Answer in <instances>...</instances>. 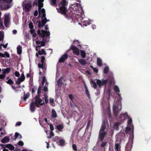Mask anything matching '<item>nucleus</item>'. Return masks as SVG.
<instances>
[{"instance_id":"nucleus-1","label":"nucleus","mask_w":151,"mask_h":151,"mask_svg":"<svg viewBox=\"0 0 151 151\" xmlns=\"http://www.w3.org/2000/svg\"><path fill=\"white\" fill-rule=\"evenodd\" d=\"M66 0H62L61 2L59 4V10L58 11L65 16V18L70 21L71 22H74L77 19L78 14H76V13H82L83 12L82 8L81 5L78 3L72 5L67 10L65 6L66 4Z\"/></svg>"},{"instance_id":"nucleus-2","label":"nucleus","mask_w":151,"mask_h":151,"mask_svg":"<svg viewBox=\"0 0 151 151\" xmlns=\"http://www.w3.org/2000/svg\"><path fill=\"white\" fill-rule=\"evenodd\" d=\"M122 108V103L119 100H118L113 106V111L115 116H118V113Z\"/></svg>"},{"instance_id":"nucleus-3","label":"nucleus","mask_w":151,"mask_h":151,"mask_svg":"<svg viewBox=\"0 0 151 151\" xmlns=\"http://www.w3.org/2000/svg\"><path fill=\"white\" fill-rule=\"evenodd\" d=\"M108 81H109V84L110 85H111L113 82V81L112 79L110 80H109V79H106L105 80L102 79L101 81L99 79H97V83L99 86V87H100L101 86H104L106 85Z\"/></svg>"},{"instance_id":"nucleus-4","label":"nucleus","mask_w":151,"mask_h":151,"mask_svg":"<svg viewBox=\"0 0 151 151\" xmlns=\"http://www.w3.org/2000/svg\"><path fill=\"white\" fill-rule=\"evenodd\" d=\"M26 2L23 5V9L25 12H29L32 7L31 2L30 1H26Z\"/></svg>"},{"instance_id":"nucleus-5","label":"nucleus","mask_w":151,"mask_h":151,"mask_svg":"<svg viewBox=\"0 0 151 151\" xmlns=\"http://www.w3.org/2000/svg\"><path fill=\"white\" fill-rule=\"evenodd\" d=\"M35 102H34L36 104V107L39 108L40 106H42L45 104L44 102H42V100L40 98V95H36L35 98Z\"/></svg>"},{"instance_id":"nucleus-6","label":"nucleus","mask_w":151,"mask_h":151,"mask_svg":"<svg viewBox=\"0 0 151 151\" xmlns=\"http://www.w3.org/2000/svg\"><path fill=\"white\" fill-rule=\"evenodd\" d=\"M5 1L0 4V8L1 10L8 9L11 7V5Z\"/></svg>"},{"instance_id":"nucleus-7","label":"nucleus","mask_w":151,"mask_h":151,"mask_svg":"<svg viewBox=\"0 0 151 151\" xmlns=\"http://www.w3.org/2000/svg\"><path fill=\"white\" fill-rule=\"evenodd\" d=\"M47 22V19L46 17V16L44 17L43 18H42L41 22L39 21L38 22V28L40 29L41 28L43 27Z\"/></svg>"},{"instance_id":"nucleus-8","label":"nucleus","mask_w":151,"mask_h":151,"mask_svg":"<svg viewBox=\"0 0 151 151\" xmlns=\"http://www.w3.org/2000/svg\"><path fill=\"white\" fill-rule=\"evenodd\" d=\"M45 59V56H41V64H40V63H39L38 64V68H42L43 70H46V68L44 65Z\"/></svg>"},{"instance_id":"nucleus-9","label":"nucleus","mask_w":151,"mask_h":151,"mask_svg":"<svg viewBox=\"0 0 151 151\" xmlns=\"http://www.w3.org/2000/svg\"><path fill=\"white\" fill-rule=\"evenodd\" d=\"M70 50H72L74 54L78 56L79 55V50L76 47V46L73 45H72Z\"/></svg>"},{"instance_id":"nucleus-10","label":"nucleus","mask_w":151,"mask_h":151,"mask_svg":"<svg viewBox=\"0 0 151 151\" xmlns=\"http://www.w3.org/2000/svg\"><path fill=\"white\" fill-rule=\"evenodd\" d=\"M106 133V132L99 131V138L100 139V142H102L104 140Z\"/></svg>"},{"instance_id":"nucleus-11","label":"nucleus","mask_w":151,"mask_h":151,"mask_svg":"<svg viewBox=\"0 0 151 151\" xmlns=\"http://www.w3.org/2000/svg\"><path fill=\"white\" fill-rule=\"evenodd\" d=\"M68 58V54L66 53H65L61 56L59 60V62L60 63H64L65 60Z\"/></svg>"},{"instance_id":"nucleus-12","label":"nucleus","mask_w":151,"mask_h":151,"mask_svg":"<svg viewBox=\"0 0 151 151\" xmlns=\"http://www.w3.org/2000/svg\"><path fill=\"white\" fill-rule=\"evenodd\" d=\"M9 22L10 20L9 15L5 16L4 19V24L6 27H8V25Z\"/></svg>"},{"instance_id":"nucleus-13","label":"nucleus","mask_w":151,"mask_h":151,"mask_svg":"<svg viewBox=\"0 0 151 151\" xmlns=\"http://www.w3.org/2000/svg\"><path fill=\"white\" fill-rule=\"evenodd\" d=\"M127 117L128 114L127 113H125L120 115L119 116V119L121 121H123L126 119Z\"/></svg>"},{"instance_id":"nucleus-14","label":"nucleus","mask_w":151,"mask_h":151,"mask_svg":"<svg viewBox=\"0 0 151 151\" xmlns=\"http://www.w3.org/2000/svg\"><path fill=\"white\" fill-rule=\"evenodd\" d=\"M36 104L34 102H32L30 106V110L32 112H34L35 110Z\"/></svg>"},{"instance_id":"nucleus-15","label":"nucleus","mask_w":151,"mask_h":151,"mask_svg":"<svg viewBox=\"0 0 151 151\" xmlns=\"http://www.w3.org/2000/svg\"><path fill=\"white\" fill-rule=\"evenodd\" d=\"M106 128V124L105 121H103L102 122V125L100 130L101 132H104Z\"/></svg>"},{"instance_id":"nucleus-16","label":"nucleus","mask_w":151,"mask_h":151,"mask_svg":"<svg viewBox=\"0 0 151 151\" xmlns=\"http://www.w3.org/2000/svg\"><path fill=\"white\" fill-rule=\"evenodd\" d=\"M9 138L8 137L6 136L4 137L1 140V142L3 143H6L8 142L9 141Z\"/></svg>"},{"instance_id":"nucleus-17","label":"nucleus","mask_w":151,"mask_h":151,"mask_svg":"<svg viewBox=\"0 0 151 151\" xmlns=\"http://www.w3.org/2000/svg\"><path fill=\"white\" fill-rule=\"evenodd\" d=\"M84 86L85 89V93L86 95V96H87L88 98L89 99H90V96L89 92V91L88 90L87 87L85 84H84Z\"/></svg>"},{"instance_id":"nucleus-18","label":"nucleus","mask_w":151,"mask_h":151,"mask_svg":"<svg viewBox=\"0 0 151 151\" xmlns=\"http://www.w3.org/2000/svg\"><path fill=\"white\" fill-rule=\"evenodd\" d=\"M52 114L51 115V117L52 118L54 119L55 118L57 117V114L56 112V111H55V110L52 109Z\"/></svg>"},{"instance_id":"nucleus-19","label":"nucleus","mask_w":151,"mask_h":151,"mask_svg":"<svg viewBox=\"0 0 151 151\" xmlns=\"http://www.w3.org/2000/svg\"><path fill=\"white\" fill-rule=\"evenodd\" d=\"M78 62L82 65L84 66L86 65V60L83 59H79L78 60Z\"/></svg>"},{"instance_id":"nucleus-20","label":"nucleus","mask_w":151,"mask_h":151,"mask_svg":"<svg viewBox=\"0 0 151 151\" xmlns=\"http://www.w3.org/2000/svg\"><path fill=\"white\" fill-rule=\"evenodd\" d=\"M64 128V126L62 124H60L57 125L56 126V128L59 131H61V129H63Z\"/></svg>"},{"instance_id":"nucleus-21","label":"nucleus","mask_w":151,"mask_h":151,"mask_svg":"<svg viewBox=\"0 0 151 151\" xmlns=\"http://www.w3.org/2000/svg\"><path fill=\"white\" fill-rule=\"evenodd\" d=\"M22 47L20 45H18L17 47V53L18 54H20L22 53Z\"/></svg>"},{"instance_id":"nucleus-22","label":"nucleus","mask_w":151,"mask_h":151,"mask_svg":"<svg viewBox=\"0 0 151 151\" xmlns=\"http://www.w3.org/2000/svg\"><path fill=\"white\" fill-rule=\"evenodd\" d=\"M6 148H8L10 150H12L14 149V147L12 144H7V145L6 146Z\"/></svg>"},{"instance_id":"nucleus-23","label":"nucleus","mask_w":151,"mask_h":151,"mask_svg":"<svg viewBox=\"0 0 151 151\" xmlns=\"http://www.w3.org/2000/svg\"><path fill=\"white\" fill-rule=\"evenodd\" d=\"M91 83L93 85V87L95 89H96L97 87V82H95L94 80L91 79L90 81Z\"/></svg>"},{"instance_id":"nucleus-24","label":"nucleus","mask_w":151,"mask_h":151,"mask_svg":"<svg viewBox=\"0 0 151 151\" xmlns=\"http://www.w3.org/2000/svg\"><path fill=\"white\" fill-rule=\"evenodd\" d=\"M20 139L22 138V136L20 134L17 132H15V138L14 140H15L17 138Z\"/></svg>"},{"instance_id":"nucleus-25","label":"nucleus","mask_w":151,"mask_h":151,"mask_svg":"<svg viewBox=\"0 0 151 151\" xmlns=\"http://www.w3.org/2000/svg\"><path fill=\"white\" fill-rule=\"evenodd\" d=\"M38 53L40 55H41L43 54H44L45 55H46V52L44 49H42L41 51L39 50L38 52Z\"/></svg>"},{"instance_id":"nucleus-26","label":"nucleus","mask_w":151,"mask_h":151,"mask_svg":"<svg viewBox=\"0 0 151 151\" xmlns=\"http://www.w3.org/2000/svg\"><path fill=\"white\" fill-rule=\"evenodd\" d=\"M24 81V79L19 78H18L16 83V84L19 85L20 84L21 82L23 81Z\"/></svg>"},{"instance_id":"nucleus-27","label":"nucleus","mask_w":151,"mask_h":151,"mask_svg":"<svg viewBox=\"0 0 151 151\" xmlns=\"http://www.w3.org/2000/svg\"><path fill=\"white\" fill-rule=\"evenodd\" d=\"M97 61L98 65L100 67L102 65V60L100 58H97Z\"/></svg>"},{"instance_id":"nucleus-28","label":"nucleus","mask_w":151,"mask_h":151,"mask_svg":"<svg viewBox=\"0 0 151 151\" xmlns=\"http://www.w3.org/2000/svg\"><path fill=\"white\" fill-rule=\"evenodd\" d=\"M81 55V57L83 58H84L86 57V53L85 51L83 50L80 51Z\"/></svg>"},{"instance_id":"nucleus-29","label":"nucleus","mask_w":151,"mask_h":151,"mask_svg":"<svg viewBox=\"0 0 151 151\" xmlns=\"http://www.w3.org/2000/svg\"><path fill=\"white\" fill-rule=\"evenodd\" d=\"M3 73L4 74L6 73H9L10 71V69L9 68H7L3 70Z\"/></svg>"},{"instance_id":"nucleus-30","label":"nucleus","mask_w":151,"mask_h":151,"mask_svg":"<svg viewBox=\"0 0 151 151\" xmlns=\"http://www.w3.org/2000/svg\"><path fill=\"white\" fill-rule=\"evenodd\" d=\"M41 32H42V34H46V36L47 37H48L50 35V34L49 32L43 30H41Z\"/></svg>"},{"instance_id":"nucleus-31","label":"nucleus","mask_w":151,"mask_h":151,"mask_svg":"<svg viewBox=\"0 0 151 151\" xmlns=\"http://www.w3.org/2000/svg\"><path fill=\"white\" fill-rule=\"evenodd\" d=\"M30 95L29 93H27V94H24V96L23 99L24 101H25L29 97Z\"/></svg>"},{"instance_id":"nucleus-32","label":"nucleus","mask_w":151,"mask_h":151,"mask_svg":"<svg viewBox=\"0 0 151 151\" xmlns=\"http://www.w3.org/2000/svg\"><path fill=\"white\" fill-rule=\"evenodd\" d=\"M42 87L41 85H40L38 88L37 91V95H40V93H41Z\"/></svg>"},{"instance_id":"nucleus-33","label":"nucleus","mask_w":151,"mask_h":151,"mask_svg":"<svg viewBox=\"0 0 151 151\" xmlns=\"http://www.w3.org/2000/svg\"><path fill=\"white\" fill-rule=\"evenodd\" d=\"M57 0H50L51 5L53 6H56Z\"/></svg>"},{"instance_id":"nucleus-34","label":"nucleus","mask_w":151,"mask_h":151,"mask_svg":"<svg viewBox=\"0 0 151 151\" xmlns=\"http://www.w3.org/2000/svg\"><path fill=\"white\" fill-rule=\"evenodd\" d=\"M119 123L117 122L115 123L114 124V128L116 130H118V129L119 127Z\"/></svg>"},{"instance_id":"nucleus-35","label":"nucleus","mask_w":151,"mask_h":151,"mask_svg":"<svg viewBox=\"0 0 151 151\" xmlns=\"http://www.w3.org/2000/svg\"><path fill=\"white\" fill-rule=\"evenodd\" d=\"M114 90L116 92H120L119 88L117 85H115L114 86Z\"/></svg>"},{"instance_id":"nucleus-36","label":"nucleus","mask_w":151,"mask_h":151,"mask_svg":"<svg viewBox=\"0 0 151 151\" xmlns=\"http://www.w3.org/2000/svg\"><path fill=\"white\" fill-rule=\"evenodd\" d=\"M109 68L108 67H106L104 69V74H107L109 71Z\"/></svg>"},{"instance_id":"nucleus-37","label":"nucleus","mask_w":151,"mask_h":151,"mask_svg":"<svg viewBox=\"0 0 151 151\" xmlns=\"http://www.w3.org/2000/svg\"><path fill=\"white\" fill-rule=\"evenodd\" d=\"M101 142H102L100 144V146L101 147H104L106 146L107 143V142H103V141Z\"/></svg>"},{"instance_id":"nucleus-38","label":"nucleus","mask_w":151,"mask_h":151,"mask_svg":"<svg viewBox=\"0 0 151 151\" xmlns=\"http://www.w3.org/2000/svg\"><path fill=\"white\" fill-rule=\"evenodd\" d=\"M40 45L38 46V47L39 48V49H40V47H42L44 46L45 45V42L43 41H41Z\"/></svg>"},{"instance_id":"nucleus-39","label":"nucleus","mask_w":151,"mask_h":151,"mask_svg":"<svg viewBox=\"0 0 151 151\" xmlns=\"http://www.w3.org/2000/svg\"><path fill=\"white\" fill-rule=\"evenodd\" d=\"M119 149H120L119 144L118 143L116 144L115 145V150L117 151H119Z\"/></svg>"},{"instance_id":"nucleus-40","label":"nucleus","mask_w":151,"mask_h":151,"mask_svg":"<svg viewBox=\"0 0 151 151\" xmlns=\"http://www.w3.org/2000/svg\"><path fill=\"white\" fill-rule=\"evenodd\" d=\"M131 130V128L129 127H126L125 130V132L126 133H128Z\"/></svg>"},{"instance_id":"nucleus-41","label":"nucleus","mask_w":151,"mask_h":151,"mask_svg":"<svg viewBox=\"0 0 151 151\" xmlns=\"http://www.w3.org/2000/svg\"><path fill=\"white\" fill-rule=\"evenodd\" d=\"M6 83L7 84L10 85L13 84L14 82L11 79H9L6 82Z\"/></svg>"},{"instance_id":"nucleus-42","label":"nucleus","mask_w":151,"mask_h":151,"mask_svg":"<svg viewBox=\"0 0 151 151\" xmlns=\"http://www.w3.org/2000/svg\"><path fill=\"white\" fill-rule=\"evenodd\" d=\"M65 143V141L63 139H61L59 141V145L61 146H63L64 144Z\"/></svg>"},{"instance_id":"nucleus-43","label":"nucleus","mask_w":151,"mask_h":151,"mask_svg":"<svg viewBox=\"0 0 151 151\" xmlns=\"http://www.w3.org/2000/svg\"><path fill=\"white\" fill-rule=\"evenodd\" d=\"M4 28V26L2 21V19L1 18H0V28L3 29Z\"/></svg>"},{"instance_id":"nucleus-44","label":"nucleus","mask_w":151,"mask_h":151,"mask_svg":"<svg viewBox=\"0 0 151 151\" xmlns=\"http://www.w3.org/2000/svg\"><path fill=\"white\" fill-rule=\"evenodd\" d=\"M72 148L75 151H77V149L76 145L75 144H73L72 145Z\"/></svg>"},{"instance_id":"nucleus-45","label":"nucleus","mask_w":151,"mask_h":151,"mask_svg":"<svg viewBox=\"0 0 151 151\" xmlns=\"http://www.w3.org/2000/svg\"><path fill=\"white\" fill-rule=\"evenodd\" d=\"M29 27L30 29H33L34 27V26L33 25V23L32 22H30L29 24Z\"/></svg>"},{"instance_id":"nucleus-46","label":"nucleus","mask_w":151,"mask_h":151,"mask_svg":"<svg viewBox=\"0 0 151 151\" xmlns=\"http://www.w3.org/2000/svg\"><path fill=\"white\" fill-rule=\"evenodd\" d=\"M54 134L52 131H51L50 132V134L49 136L47 137L48 138H50L54 136Z\"/></svg>"},{"instance_id":"nucleus-47","label":"nucleus","mask_w":151,"mask_h":151,"mask_svg":"<svg viewBox=\"0 0 151 151\" xmlns=\"http://www.w3.org/2000/svg\"><path fill=\"white\" fill-rule=\"evenodd\" d=\"M45 99V103L46 104H47L48 102V96L46 95H44Z\"/></svg>"},{"instance_id":"nucleus-48","label":"nucleus","mask_w":151,"mask_h":151,"mask_svg":"<svg viewBox=\"0 0 151 151\" xmlns=\"http://www.w3.org/2000/svg\"><path fill=\"white\" fill-rule=\"evenodd\" d=\"M63 78V77L62 76L59 79L58 81V84H62V79Z\"/></svg>"},{"instance_id":"nucleus-49","label":"nucleus","mask_w":151,"mask_h":151,"mask_svg":"<svg viewBox=\"0 0 151 151\" xmlns=\"http://www.w3.org/2000/svg\"><path fill=\"white\" fill-rule=\"evenodd\" d=\"M37 87L36 86H35L33 87L32 90V94H33L35 92V91L37 90Z\"/></svg>"},{"instance_id":"nucleus-50","label":"nucleus","mask_w":151,"mask_h":151,"mask_svg":"<svg viewBox=\"0 0 151 151\" xmlns=\"http://www.w3.org/2000/svg\"><path fill=\"white\" fill-rule=\"evenodd\" d=\"M35 1L33 3V6H38V2L39 0H35Z\"/></svg>"},{"instance_id":"nucleus-51","label":"nucleus","mask_w":151,"mask_h":151,"mask_svg":"<svg viewBox=\"0 0 151 151\" xmlns=\"http://www.w3.org/2000/svg\"><path fill=\"white\" fill-rule=\"evenodd\" d=\"M7 45H8V43H6L5 45L3 44H0L1 46H2L4 48H6L7 47ZM0 48L1 49V47H0Z\"/></svg>"},{"instance_id":"nucleus-52","label":"nucleus","mask_w":151,"mask_h":151,"mask_svg":"<svg viewBox=\"0 0 151 151\" xmlns=\"http://www.w3.org/2000/svg\"><path fill=\"white\" fill-rule=\"evenodd\" d=\"M50 127L51 131H52L54 130L53 126L52 124H50Z\"/></svg>"},{"instance_id":"nucleus-53","label":"nucleus","mask_w":151,"mask_h":151,"mask_svg":"<svg viewBox=\"0 0 151 151\" xmlns=\"http://www.w3.org/2000/svg\"><path fill=\"white\" fill-rule=\"evenodd\" d=\"M73 43L75 45H76L78 46L79 45V42L78 40H74Z\"/></svg>"},{"instance_id":"nucleus-54","label":"nucleus","mask_w":151,"mask_h":151,"mask_svg":"<svg viewBox=\"0 0 151 151\" xmlns=\"http://www.w3.org/2000/svg\"><path fill=\"white\" fill-rule=\"evenodd\" d=\"M15 75L17 77H19L20 76V74L19 72L17 71H15Z\"/></svg>"},{"instance_id":"nucleus-55","label":"nucleus","mask_w":151,"mask_h":151,"mask_svg":"<svg viewBox=\"0 0 151 151\" xmlns=\"http://www.w3.org/2000/svg\"><path fill=\"white\" fill-rule=\"evenodd\" d=\"M24 144L23 142L22 141H19L18 142V145L21 146H23Z\"/></svg>"},{"instance_id":"nucleus-56","label":"nucleus","mask_w":151,"mask_h":151,"mask_svg":"<svg viewBox=\"0 0 151 151\" xmlns=\"http://www.w3.org/2000/svg\"><path fill=\"white\" fill-rule=\"evenodd\" d=\"M7 145V144H1V147L3 149H5V148H6V146Z\"/></svg>"},{"instance_id":"nucleus-57","label":"nucleus","mask_w":151,"mask_h":151,"mask_svg":"<svg viewBox=\"0 0 151 151\" xmlns=\"http://www.w3.org/2000/svg\"><path fill=\"white\" fill-rule=\"evenodd\" d=\"M50 103L51 104H52V103H54V99H53L50 98Z\"/></svg>"},{"instance_id":"nucleus-58","label":"nucleus","mask_w":151,"mask_h":151,"mask_svg":"<svg viewBox=\"0 0 151 151\" xmlns=\"http://www.w3.org/2000/svg\"><path fill=\"white\" fill-rule=\"evenodd\" d=\"M4 55L7 58H9L10 57L9 54L7 52H5Z\"/></svg>"},{"instance_id":"nucleus-59","label":"nucleus","mask_w":151,"mask_h":151,"mask_svg":"<svg viewBox=\"0 0 151 151\" xmlns=\"http://www.w3.org/2000/svg\"><path fill=\"white\" fill-rule=\"evenodd\" d=\"M5 1L7 3H10L11 2L12 0H0V1Z\"/></svg>"},{"instance_id":"nucleus-60","label":"nucleus","mask_w":151,"mask_h":151,"mask_svg":"<svg viewBox=\"0 0 151 151\" xmlns=\"http://www.w3.org/2000/svg\"><path fill=\"white\" fill-rule=\"evenodd\" d=\"M132 120L131 118H130L128 120V125H130L132 122Z\"/></svg>"},{"instance_id":"nucleus-61","label":"nucleus","mask_w":151,"mask_h":151,"mask_svg":"<svg viewBox=\"0 0 151 151\" xmlns=\"http://www.w3.org/2000/svg\"><path fill=\"white\" fill-rule=\"evenodd\" d=\"M5 77V75L3 74L0 75V79H4Z\"/></svg>"},{"instance_id":"nucleus-62","label":"nucleus","mask_w":151,"mask_h":151,"mask_svg":"<svg viewBox=\"0 0 151 151\" xmlns=\"http://www.w3.org/2000/svg\"><path fill=\"white\" fill-rule=\"evenodd\" d=\"M38 12L37 10H35L34 12V15L35 16H37L38 15Z\"/></svg>"},{"instance_id":"nucleus-63","label":"nucleus","mask_w":151,"mask_h":151,"mask_svg":"<svg viewBox=\"0 0 151 151\" xmlns=\"http://www.w3.org/2000/svg\"><path fill=\"white\" fill-rule=\"evenodd\" d=\"M43 91L45 92H47L48 91V88L47 86H45L44 87Z\"/></svg>"},{"instance_id":"nucleus-64","label":"nucleus","mask_w":151,"mask_h":151,"mask_svg":"<svg viewBox=\"0 0 151 151\" xmlns=\"http://www.w3.org/2000/svg\"><path fill=\"white\" fill-rule=\"evenodd\" d=\"M69 97L71 99L72 101H73V96L72 94H70L69 95Z\"/></svg>"}]
</instances>
